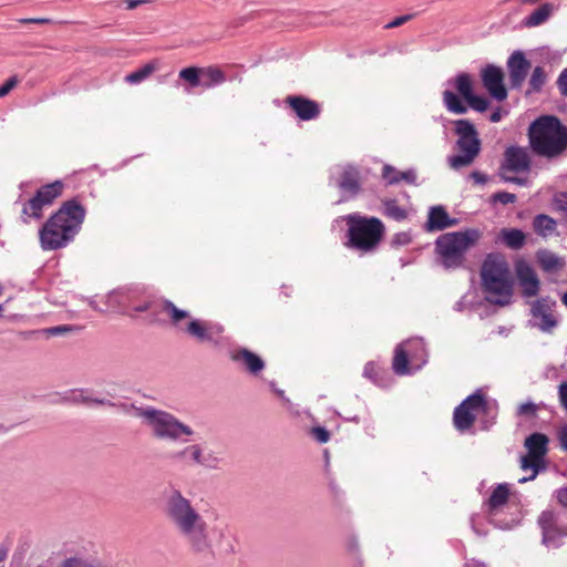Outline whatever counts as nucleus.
<instances>
[{
    "label": "nucleus",
    "instance_id": "nucleus-1",
    "mask_svg": "<svg viewBox=\"0 0 567 567\" xmlns=\"http://www.w3.org/2000/svg\"><path fill=\"white\" fill-rule=\"evenodd\" d=\"M165 516L195 554L210 551L208 526L189 499L175 491L166 501Z\"/></svg>",
    "mask_w": 567,
    "mask_h": 567
},
{
    "label": "nucleus",
    "instance_id": "nucleus-2",
    "mask_svg": "<svg viewBox=\"0 0 567 567\" xmlns=\"http://www.w3.org/2000/svg\"><path fill=\"white\" fill-rule=\"evenodd\" d=\"M85 215V208L76 199L64 202L41 228V247L56 250L66 246L80 231Z\"/></svg>",
    "mask_w": 567,
    "mask_h": 567
},
{
    "label": "nucleus",
    "instance_id": "nucleus-3",
    "mask_svg": "<svg viewBox=\"0 0 567 567\" xmlns=\"http://www.w3.org/2000/svg\"><path fill=\"white\" fill-rule=\"evenodd\" d=\"M528 140L534 154L555 159L567 150V127L556 116L544 115L529 125Z\"/></svg>",
    "mask_w": 567,
    "mask_h": 567
},
{
    "label": "nucleus",
    "instance_id": "nucleus-4",
    "mask_svg": "<svg viewBox=\"0 0 567 567\" xmlns=\"http://www.w3.org/2000/svg\"><path fill=\"white\" fill-rule=\"evenodd\" d=\"M482 287L488 302L506 306L513 296V278L508 262L501 254H488L481 268Z\"/></svg>",
    "mask_w": 567,
    "mask_h": 567
},
{
    "label": "nucleus",
    "instance_id": "nucleus-5",
    "mask_svg": "<svg viewBox=\"0 0 567 567\" xmlns=\"http://www.w3.org/2000/svg\"><path fill=\"white\" fill-rule=\"evenodd\" d=\"M482 237L477 229L445 233L435 241V249L445 268H460L465 261L466 251Z\"/></svg>",
    "mask_w": 567,
    "mask_h": 567
},
{
    "label": "nucleus",
    "instance_id": "nucleus-6",
    "mask_svg": "<svg viewBox=\"0 0 567 567\" xmlns=\"http://www.w3.org/2000/svg\"><path fill=\"white\" fill-rule=\"evenodd\" d=\"M347 224V246L362 252L374 250L384 236L385 227L377 217L350 215Z\"/></svg>",
    "mask_w": 567,
    "mask_h": 567
},
{
    "label": "nucleus",
    "instance_id": "nucleus-7",
    "mask_svg": "<svg viewBox=\"0 0 567 567\" xmlns=\"http://www.w3.org/2000/svg\"><path fill=\"white\" fill-rule=\"evenodd\" d=\"M135 415L144 420L156 439L177 441L182 435L194 434L192 427L166 411L154 408H135Z\"/></svg>",
    "mask_w": 567,
    "mask_h": 567
},
{
    "label": "nucleus",
    "instance_id": "nucleus-8",
    "mask_svg": "<svg viewBox=\"0 0 567 567\" xmlns=\"http://www.w3.org/2000/svg\"><path fill=\"white\" fill-rule=\"evenodd\" d=\"M455 132L458 135L457 146L462 154L451 156L449 164L453 169H460L471 165L481 151V142L475 126L467 120L454 122Z\"/></svg>",
    "mask_w": 567,
    "mask_h": 567
},
{
    "label": "nucleus",
    "instance_id": "nucleus-9",
    "mask_svg": "<svg viewBox=\"0 0 567 567\" xmlns=\"http://www.w3.org/2000/svg\"><path fill=\"white\" fill-rule=\"evenodd\" d=\"M532 169V158L527 147L508 146L499 167V176L504 182L525 185L527 179L515 175H528Z\"/></svg>",
    "mask_w": 567,
    "mask_h": 567
},
{
    "label": "nucleus",
    "instance_id": "nucleus-10",
    "mask_svg": "<svg viewBox=\"0 0 567 567\" xmlns=\"http://www.w3.org/2000/svg\"><path fill=\"white\" fill-rule=\"evenodd\" d=\"M547 445L548 437L543 433H533L525 440V446L528 452L522 457L520 467L525 471L533 470V475L529 478H520V483L536 477L547 453Z\"/></svg>",
    "mask_w": 567,
    "mask_h": 567
},
{
    "label": "nucleus",
    "instance_id": "nucleus-11",
    "mask_svg": "<svg viewBox=\"0 0 567 567\" xmlns=\"http://www.w3.org/2000/svg\"><path fill=\"white\" fill-rule=\"evenodd\" d=\"M485 405L483 394L476 392L468 395L460 405H457L453 413V424L460 432L470 430L475 421L476 413Z\"/></svg>",
    "mask_w": 567,
    "mask_h": 567
},
{
    "label": "nucleus",
    "instance_id": "nucleus-12",
    "mask_svg": "<svg viewBox=\"0 0 567 567\" xmlns=\"http://www.w3.org/2000/svg\"><path fill=\"white\" fill-rule=\"evenodd\" d=\"M223 331L224 329L219 324L194 318L185 322L183 328L184 333L200 343L216 344Z\"/></svg>",
    "mask_w": 567,
    "mask_h": 567
},
{
    "label": "nucleus",
    "instance_id": "nucleus-13",
    "mask_svg": "<svg viewBox=\"0 0 567 567\" xmlns=\"http://www.w3.org/2000/svg\"><path fill=\"white\" fill-rule=\"evenodd\" d=\"M481 78L484 87L493 99L499 102L507 99V90L504 85V73L501 68L488 64L481 71Z\"/></svg>",
    "mask_w": 567,
    "mask_h": 567
},
{
    "label": "nucleus",
    "instance_id": "nucleus-14",
    "mask_svg": "<svg viewBox=\"0 0 567 567\" xmlns=\"http://www.w3.org/2000/svg\"><path fill=\"white\" fill-rule=\"evenodd\" d=\"M159 320L156 324H171L172 327L183 331L185 322L190 320L188 311L177 308L172 301L161 298L157 306Z\"/></svg>",
    "mask_w": 567,
    "mask_h": 567
},
{
    "label": "nucleus",
    "instance_id": "nucleus-15",
    "mask_svg": "<svg viewBox=\"0 0 567 567\" xmlns=\"http://www.w3.org/2000/svg\"><path fill=\"white\" fill-rule=\"evenodd\" d=\"M532 64L522 51H515L507 61L508 78L512 89L519 90L526 80Z\"/></svg>",
    "mask_w": 567,
    "mask_h": 567
},
{
    "label": "nucleus",
    "instance_id": "nucleus-16",
    "mask_svg": "<svg viewBox=\"0 0 567 567\" xmlns=\"http://www.w3.org/2000/svg\"><path fill=\"white\" fill-rule=\"evenodd\" d=\"M516 276L525 297H534L539 291V280L533 267L525 260H519L515 266Z\"/></svg>",
    "mask_w": 567,
    "mask_h": 567
},
{
    "label": "nucleus",
    "instance_id": "nucleus-17",
    "mask_svg": "<svg viewBox=\"0 0 567 567\" xmlns=\"http://www.w3.org/2000/svg\"><path fill=\"white\" fill-rule=\"evenodd\" d=\"M286 104L291 107L301 121H311L319 116V104L301 95H289L286 97Z\"/></svg>",
    "mask_w": 567,
    "mask_h": 567
},
{
    "label": "nucleus",
    "instance_id": "nucleus-18",
    "mask_svg": "<svg viewBox=\"0 0 567 567\" xmlns=\"http://www.w3.org/2000/svg\"><path fill=\"white\" fill-rule=\"evenodd\" d=\"M161 298H146L142 301H131L127 307V315L136 317L137 313H146L145 320L150 324H156L159 320L157 306Z\"/></svg>",
    "mask_w": 567,
    "mask_h": 567
},
{
    "label": "nucleus",
    "instance_id": "nucleus-19",
    "mask_svg": "<svg viewBox=\"0 0 567 567\" xmlns=\"http://www.w3.org/2000/svg\"><path fill=\"white\" fill-rule=\"evenodd\" d=\"M532 315L534 318L539 319L537 327L544 332H551L558 323L550 306L544 299L534 302L532 306Z\"/></svg>",
    "mask_w": 567,
    "mask_h": 567
},
{
    "label": "nucleus",
    "instance_id": "nucleus-20",
    "mask_svg": "<svg viewBox=\"0 0 567 567\" xmlns=\"http://www.w3.org/2000/svg\"><path fill=\"white\" fill-rule=\"evenodd\" d=\"M230 359L234 362L243 363L245 369L252 374L260 372L265 368L262 359L245 348L231 351Z\"/></svg>",
    "mask_w": 567,
    "mask_h": 567
},
{
    "label": "nucleus",
    "instance_id": "nucleus-21",
    "mask_svg": "<svg viewBox=\"0 0 567 567\" xmlns=\"http://www.w3.org/2000/svg\"><path fill=\"white\" fill-rule=\"evenodd\" d=\"M176 457L187 463L203 465L206 467H214L216 462V458L212 457L210 455L207 457L204 456L203 449L199 444L186 446L176 454Z\"/></svg>",
    "mask_w": 567,
    "mask_h": 567
},
{
    "label": "nucleus",
    "instance_id": "nucleus-22",
    "mask_svg": "<svg viewBox=\"0 0 567 567\" xmlns=\"http://www.w3.org/2000/svg\"><path fill=\"white\" fill-rule=\"evenodd\" d=\"M455 224L456 220L450 218L444 207L435 206L430 209L426 223L429 230H443L447 227L454 226Z\"/></svg>",
    "mask_w": 567,
    "mask_h": 567
},
{
    "label": "nucleus",
    "instance_id": "nucleus-23",
    "mask_svg": "<svg viewBox=\"0 0 567 567\" xmlns=\"http://www.w3.org/2000/svg\"><path fill=\"white\" fill-rule=\"evenodd\" d=\"M64 184L61 181L47 184L40 187L34 194L35 197L47 207L53 204V202L60 197L63 193Z\"/></svg>",
    "mask_w": 567,
    "mask_h": 567
},
{
    "label": "nucleus",
    "instance_id": "nucleus-24",
    "mask_svg": "<svg viewBox=\"0 0 567 567\" xmlns=\"http://www.w3.org/2000/svg\"><path fill=\"white\" fill-rule=\"evenodd\" d=\"M226 82L225 72L217 65L202 68V87L210 89Z\"/></svg>",
    "mask_w": 567,
    "mask_h": 567
},
{
    "label": "nucleus",
    "instance_id": "nucleus-25",
    "mask_svg": "<svg viewBox=\"0 0 567 567\" xmlns=\"http://www.w3.org/2000/svg\"><path fill=\"white\" fill-rule=\"evenodd\" d=\"M554 12V4L545 2L524 19V24L528 28L538 27L545 23Z\"/></svg>",
    "mask_w": 567,
    "mask_h": 567
},
{
    "label": "nucleus",
    "instance_id": "nucleus-26",
    "mask_svg": "<svg viewBox=\"0 0 567 567\" xmlns=\"http://www.w3.org/2000/svg\"><path fill=\"white\" fill-rule=\"evenodd\" d=\"M499 237L506 247L518 250L525 245L526 236L517 228H503Z\"/></svg>",
    "mask_w": 567,
    "mask_h": 567
},
{
    "label": "nucleus",
    "instance_id": "nucleus-27",
    "mask_svg": "<svg viewBox=\"0 0 567 567\" xmlns=\"http://www.w3.org/2000/svg\"><path fill=\"white\" fill-rule=\"evenodd\" d=\"M508 497H509V489H508L507 485L506 484L497 485L493 489V492L487 501L488 513L494 514L498 508H501L502 506H504L507 503Z\"/></svg>",
    "mask_w": 567,
    "mask_h": 567
},
{
    "label": "nucleus",
    "instance_id": "nucleus-28",
    "mask_svg": "<svg viewBox=\"0 0 567 567\" xmlns=\"http://www.w3.org/2000/svg\"><path fill=\"white\" fill-rule=\"evenodd\" d=\"M338 185L342 190L351 195L358 194L360 190L359 173L354 169L344 171L340 176Z\"/></svg>",
    "mask_w": 567,
    "mask_h": 567
},
{
    "label": "nucleus",
    "instance_id": "nucleus-29",
    "mask_svg": "<svg viewBox=\"0 0 567 567\" xmlns=\"http://www.w3.org/2000/svg\"><path fill=\"white\" fill-rule=\"evenodd\" d=\"M556 220L545 214L537 215L533 221L535 233L544 238L551 236L556 230Z\"/></svg>",
    "mask_w": 567,
    "mask_h": 567
},
{
    "label": "nucleus",
    "instance_id": "nucleus-30",
    "mask_svg": "<svg viewBox=\"0 0 567 567\" xmlns=\"http://www.w3.org/2000/svg\"><path fill=\"white\" fill-rule=\"evenodd\" d=\"M45 206L39 200L38 197L33 196L27 203H24L21 210V218L23 223L28 224L30 219H40L42 217V210Z\"/></svg>",
    "mask_w": 567,
    "mask_h": 567
},
{
    "label": "nucleus",
    "instance_id": "nucleus-31",
    "mask_svg": "<svg viewBox=\"0 0 567 567\" xmlns=\"http://www.w3.org/2000/svg\"><path fill=\"white\" fill-rule=\"evenodd\" d=\"M537 261L545 271H556L564 265L556 254L545 249L537 252Z\"/></svg>",
    "mask_w": 567,
    "mask_h": 567
},
{
    "label": "nucleus",
    "instance_id": "nucleus-32",
    "mask_svg": "<svg viewBox=\"0 0 567 567\" xmlns=\"http://www.w3.org/2000/svg\"><path fill=\"white\" fill-rule=\"evenodd\" d=\"M179 80L188 84L189 89L202 86V68L187 66L178 72Z\"/></svg>",
    "mask_w": 567,
    "mask_h": 567
},
{
    "label": "nucleus",
    "instance_id": "nucleus-33",
    "mask_svg": "<svg viewBox=\"0 0 567 567\" xmlns=\"http://www.w3.org/2000/svg\"><path fill=\"white\" fill-rule=\"evenodd\" d=\"M392 368L399 375L409 373V358L403 344L395 348Z\"/></svg>",
    "mask_w": 567,
    "mask_h": 567
},
{
    "label": "nucleus",
    "instance_id": "nucleus-34",
    "mask_svg": "<svg viewBox=\"0 0 567 567\" xmlns=\"http://www.w3.org/2000/svg\"><path fill=\"white\" fill-rule=\"evenodd\" d=\"M157 70L156 62H150L144 64L141 69L127 74L125 76V82L130 84L141 83L145 79H147L152 73Z\"/></svg>",
    "mask_w": 567,
    "mask_h": 567
},
{
    "label": "nucleus",
    "instance_id": "nucleus-35",
    "mask_svg": "<svg viewBox=\"0 0 567 567\" xmlns=\"http://www.w3.org/2000/svg\"><path fill=\"white\" fill-rule=\"evenodd\" d=\"M443 102L446 109L455 114H464L467 112V107L462 103L458 96L452 91L443 92Z\"/></svg>",
    "mask_w": 567,
    "mask_h": 567
},
{
    "label": "nucleus",
    "instance_id": "nucleus-36",
    "mask_svg": "<svg viewBox=\"0 0 567 567\" xmlns=\"http://www.w3.org/2000/svg\"><path fill=\"white\" fill-rule=\"evenodd\" d=\"M547 80V74L543 66H536L528 81L529 89L527 94L540 92Z\"/></svg>",
    "mask_w": 567,
    "mask_h": 567
},
{
    "label": "nucleus",
    "instance_id": "nucleus-37",
    "mask_svg": "<svg viewBox=\"0 0 567 567\" xmlns=\"http://www.w3.org/2000/svg\"><path fill=\"white\" fill-rule=\"evenodd\" d=\"M455 89L465 99V101L473 95V81L470 74L460 73L455 78Z\"/></svg>",
    "mask_w": 567,
    "mask_h": 567
},
{
    "label": "nucleus",
    "instance_id": "nucleus-38",
    "mask_svg": "<svg viewBox=\"0 0 567 567\" xmlns=\"http://www.w3.org/2000/svg\"><path fill=\"white\" fill-rule=\"evenodd\" d=\"M59 567H103L94 559L81 556H72L61 561Z\"/></svg>",
    "mask_w": 567,
    "mask_h": 567
},
{
    "label": "nucleus",
    "instance_id": "nucleus-39",
    "mask_svg": "<svg viewBox=\"0 0 567 567\" xmlns=\"http://www.w3.org/2000/svg\"><path fill=\"white\" fill-rule=\"evenodd\" d=\"M71 402L73 403H95V404H100V405H109V406H113L114 404L109 401V400H104V399H90L89 396H86L84 394V391H74L72 392V396L70 399Z\"/></svg>",
    "mask_w": 567,
    "mask_h": 567
},
{
    "label": "nucleus",
    "instance_id": "nucleus-40",
    "mask_svg": "<svg viewBox=\"0 0 567 567\" xmlns=\"http://www.w3.org/2000/svg\"><path fill=\"white\" fill-rule=\"evenodd\" d=\"M384 214L395 220H402L406 217V213L395 200H388L384 204Z\"/></svg>",
    "mask_w": 567,
    "mask_h": 567
},
{
    "label": "nucleus",
    "instance_id": "nucleus-41",
    "mask_svg": "<svg viewBox=\"0 0 567 567\" xmlns=\"http://www.w3.org/2000/svg\"><path fill=\"white\" fill-rule=\"evenodd\" d=\"M538 523L542 526L545 534H549L556 525V516L553 512H543L538 518Z\"/></svg>",
    "mask_w": 567,
    "mask_h": 567
},
{
    "label": "nucleus",
    "instance_id": "nucleus-42",
    "mask_svg": "<svg viewBox=\"0 0 567 567\" xmlns=\"http://www.w3.org/2000/svg\"><path fill=\"white\" fill-rule=\"evenodd\" d=\"M466 102L468 103V105L477 111V112H484L487 110L488 107V101L487 99L483 97V96H478V95H471Z\"/></svg>",
    "mask_w": 567,
    "mask_h": 567
},
{
    "label": "nucleus",
    "instance_id": "nucleus-43",
    "mask_svg": "<svg viewBox=\"0 0 567 567\" xmlns=\"http://www.w3.org/2000/svg\"><path fill=\"white\" fill-rule=\"evenodd\" d=\"M492 200L503 205L513 204L516 202V195L508 192H497L493 194Z\"/></svg>",
    "mask_w": 567,
    "mask_h": 567
},
{
    "label": "nucleus",
    "instance_id": "nucleus-44",
    "mask_svg": "<svg viewBox=\"0 0 567 567\" xmlns=\"http://www.w3.org/2000/svg\"><path fill=\"white\" fill-rule=\"evenodd\" d=\"M75 330H80V328H78L75 326H71V324H61V326L51 327V328L47 329L45 333L50 337H54V336L64 334L66 332H71V331H75Z\"/></svg>",
    "mask_w": 567,
    "mask_h": 567
},
{
    "label": "nucleus",
    "instance_id": "nucleus-45",
    "mask_svg": "<svg viewBox=\"0 0 567 567\" xmlns=\"http://www.w3.org/2000/svg\"><path fill=\"white\" fill-rule=\"evenodd\" d=\"M312 437L319 443H327L330 440V433L322 426H315L311 429Z\"/></svg>",
    "mask_w": 567,
    "mask_h": 567
},
{
    "label": "nucleus",
    "instance_id": "nucleus-46",
    "mask_svg": "<svg viewBox=\"0 0 567 567\" xmlns=\"http://www.w3.org/2000/svg\"><path fill=\"white\" fill-rule=\"evenodd\" d=\"M18 79L16 76H11L0 85V99L8 95L18 85Z\"/></svg>",
    "mask_w": 567,
    "mask_h": 567
},
{
    "label": "nucleus",
    "instance_id": "nucleus-47",
    "mask_svg": "<svg viewBox=\"0 0 567 567\" xmlns=\"http://www.w3.org/2000/svg\"><path fill=\"white\" fill-rule=\"evenodd\" d=\"M383 177L386 178L390 184H394L401 181V174L396 173L394 168L389 165L383 167Z\"/></svg>",
    "mask_w": 567,
    "mask_h": 567
},
{
    "label": "nucleus",
    "instance_id": "nucleus-48",
    "mask_svg": "<svg viewBox=\"0 0 567 567\" xmlns=\"http://www.w3.org/2000/svg\"><path fill=\"white\" fill-rule=\"evenodd\" d=\"M557 86L560 94L567 96V68L560 72L557 79Z\"/></svg>",
    "mask_w": 567,
    "mask_h": 567
},
{
    "label": "nucleus",
    "instance_id": "nucleus-49",
    "mask_svg": "<svg viewBox=\"0 0 567 567\" xmlns=\"http://www.w3.org/2000/svg\"><path fill=\"white\" fill-rule=\"evenodd\" d=\"M537 406L532 402L523 403L518 406L519 415H534L536 413Z\"/></svg>",
    "mask_w": 567,
    "mask_h": 567
},
{
    "label": "nucleus",
    "instance_id": "nucleus-50",
    "mask_svg": "<svg viewBox=\"0 0 567 567\" xmlns=\"http://www.w3.org/2000/svg\"><path fill=\"white\" fill-rule=\"evenodd\" d=\"M411 19H412L411 14H405V16L396 17L391 22L385 24L384 28L385 29H394V28L401 27L402 24H404L405 22L410 21Z\"/></svg>",
    "mask_w": 567,
    "mask_h": 567
},
{
    "label": "nucleus",
    "instance_id": "nucleus-51",
    "mask_svg": "<svg viewBox=\"0 0 567 567\" xmlns=\"http://www.w3.org/2000/svg\"><path fill=\"white\" fill-rule=\"evenodd\" d=\"M558 399L561 406L567 411V382L558 385Z\"/></svg>",
    "mask_w": 567,
    "mask_h": 567
},
{
    "label": "nucleus",
    "instance_id": "nucleus-52",
    "mask_svg": "<svg viewBox=\"0 0 567 567\" xmlns=\"http://www.w3.org/2000/svg\"><path fill=\"white\" fill-rule=\"evenodd\" d=\"M21 24H49L52 23V20L49 18H23L18 20Z\"/></svg>",
    "mask_w": 567,
    "mask_h": 567
},
{
    "label": "nucleus",
    "instance_id": "nucleus-53",
    "mask_svg": "<svg viewBox=\"0 0 567 567\" xmlns=\"http://www.w3.org/2000/svg\"><path fill=\"white\" fill-rule=\"evenodd\" d=\"M556 497L561 506L567 507V486L559 488L556 493Z\"/></svg>",
    "mask_w": 567,
    "mask_h": 567
},
{
    "label": "nucleus",
    "instance_id": "nucleus-54",
    "mask_svg": "<svg viewBox=\"0 0 567 567\" xmlns=\"http://www.w3.org/2000/svg\"><path fill=\"white\" fill-rule=\"evenodd\" d=\"M558 440L561 447L567 451V425L559 430Z\"/></svg>",
    "mask_w": 567,
    "mask_h": 567
},
{
    "label": "nucleus",
    "instance_id": "nucleus-55",
    "mask_svg": "<svg viewBox=\"0 0 567 567\" xmlns=\"http://www.w3.org/2000/svg\"><path fill=\"white\" fill-rule=\"evenodd\" d=\"M471 177L475 181L477 184H485L487 182L486 175L480 173V172H472Z\"/></svg>",
    "mask_w": 567,
    "mask_h": 567
},
{
    "label": "nucleus",
    "instance_id": "nucleus-56",
    "mask_svg": "<svg viewBox=\"0 0 567 567\" xmlns=\"http://www.w3.org/2000/svg\"><path fill=\"white\" fill-rule=\"evenodd\" d=\"M151 0H125L127 9H135L140 4L150 3Z\"/></svg>",
    "mask_w": 567,
    "mask_h": 567
},
{
    "label": "nucleus",
    "instance_id": "nucleus-57",
    "mask_svg": "<svg viewBox=\"0 0 567 567\" xmlns=\"http://www.w3.org/2000/svg\"><path fill=\"white\" fill-rule=\"evenodd\" d=\"M502 115H503V112H502V109L498 107L489 116V121L493 122V123H497L501 121L502 118Z\"/></svg>",
    "mask_w": 567,
    "mask_h": 567
},
{
    "label": "nucleus",
    "instance_id": "nucleus-58",
    "mask_svg": "<svg viewBox=\"0 0 567 567\" xmlns=\"http://www.w3.org/2000/svg\"><path fill=\"white\" fill-rule=\"evenodd\" d=\"M401 174V179H404L409 183H413L414 179H415V175L414 173L412 172H403V173H400Z\"/></svg>",
    "mask_w": 567,
    "mask_h": 567
},
{
    "label": "nucleus",
    "instance_id": "nucleus-59",
    "mask_svg": "<svg viewBox=\"0 0 567 567\" xmlns=\"http://www.w3.org/2000/svg\"><path fill=\"white\" fill-rule=\"evenodd\" d=\"M517 1L520 4L534 6V4L542 2L543 0H517Z\"/></svg>",
    "mask_w": 567,
    "mask_h": 567
},
{
    "label": "nucleus",
    "instance_id": "nucleus-60",
    "mask_svg": "<svg viewBox=\"0 0 567 567\" xmlns=\"http://www.w3.org/2000/svg\"><path fill=\"white\" fill-rule=\"evenodd\" d=\"M8 555V549L4 547H0V561L4 560Z\"/></svg>",
    "mask_w": 567,
    "mask_h": 567
},
{
    "label": "nucleus",
    "instance_id": "nucleus-61",
    "mask_svg": "<svg viewBox=\"0 0 567 567\" xmlns=\"http://www.w3.org/2000/svg\"><path fill=\"white\" fill-rule=\"evenodd\" d=\"M374 368L373 363H368L364 368V373L368 374L370 373V370H372Z\"/></svg>",
    "mask_w": 567,
    "mask_h": 567
},
{
    "label": "nucleus",
    "instance_id": "nucleus-62",
    "mask_svg": "<svg viewBox=\"0 0 567 567\" xmlns=\"http://www.w3.org/2000/svg\"><path fill=\"white\" fill-rule=\"evenodd\" d=\"M561 301L564 303V306L567 308V292H565L561 297Z\"/></svg>",
    "mask_w": 567,
    "mask_h": 567
},
{
    "label": "nucleus",
    "instance_id": "nucleus-63",
    "mask_svg": "<svg viewBox=\"0 0 567 567\" xmlns=\"http://www.w3.org/2000/svg\"><path fill=\"white\" fill-rule=\"evenodd\" d=\"M90 306L93 308V309H96V306L93 301H90Z\"/></svg>",
    "mask_w": 567,
    "mask_h": 567
},
{
    "label": "nucleus",
    "instance_id": "nucleus-64",
    "mask_svg": "<svg viewBox=\"0 0 567 567\" xmlns=\"http://www.w3.org/2000/svg\"><path fill=\"white\" fill-rule=\"evenodd\" d=\"M3 290H4V288H3V286L0 284V296L3 293Z\"/></svg>",
    "mask_w": 567,
    "mask_h": 567
}]
</instances>
